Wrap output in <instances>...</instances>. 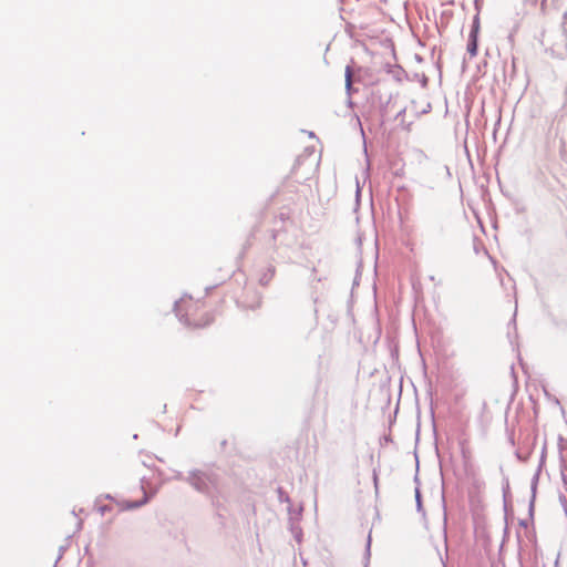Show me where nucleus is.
<instances>
[{
	"label": "nucleus",
	"mask_w": 567,
	"mask_h": 567,
	"mask_svg": "<svg viewBox=\"0 0 567 567\" xmlns=\"http://www.w3.org/2000/svg\"><path fill=\"white\" fill-rule=\"evenodd\" d=\"M175 311L179 320L193 329L205 328L214 320L209 307L192 296H183L175 303Z\"/></svg>",
	"instance_id": "f257e3e1"
},
{
	"label": "nucleus",
	"mask_w": 567,
	"mask_h": 567,
	"mask_svg": "<svg viewBox=\"0 0 567 567\" xmlns=\"http://www.w3.org/2000/svg\"><path fill=\"white\" fill-rule=\"evenodd\" d=\"M477 34L478 25H474L470 33V40L467 44V52L471 56H475L477 54Z\"/></svg>",
	"instance_id": "f03ea898"
},
{
	"label": "nucleus",
	"mask_w": 567,
	"mask_h": 567,
	"mask_svg": "<svg viewBox=\"0 0 567 567\" xmlns=\"http://www.w3.org/2000/svg\"><path fill=\"white\" fill-rule=\"evenodd\" d=\"M393 174L398 177H403L405 175V164L403 159H400V166L394 169Z\"/></svg>",
	"instance_id": "7ed1b4c3"
},
{
	"label": "nucleus",
	"mask_w": 567,
	"mask_h": 567,
	"mask_svg": "<svg viewBox=\"0 0 567 567\" xmlns=\"http://www.w3.org/2000/svg\"><path fill=\"white\" fill-rule=\"evenodd\" d=\"M351 76H352L351 69H350V68H347V70H346V78H347V85H348V86H350V85H351Z\"/></svg>",
	"instance_id": "20e7f679"
},
{
	"label": "nucleus",
	"mask_w": 567,
	"mask_h": 567,
	"mask_svg": "<svg viewBox=\"0 0 567 567\" xmlns=\"http://www.w3.org/2000/svg\"><path fill=\"white\" fill-rule=\"evenodd\" d=\"M557 0H550L551 3H555ZM549 2V0H540V8L543 11L546 10V7H547V3Z\"/></svg>",
	"instance_id": "39448f33"
},
{
	"label": "nucleus",
	"mask_w": 567,
	"mask_h": 567,
	"mask_svg": "<svg viewBox=\"0 0 567 567\" xmlns=\"http://www.w3.org/2000/svg\"><path fill=\"white\" fill-rule=\"evenodd\" d=\"M564 18H565V20L567 21V12L565 13Z\"/></svg>",
	"instance_id": "423d86ee"
}]
</instances>
